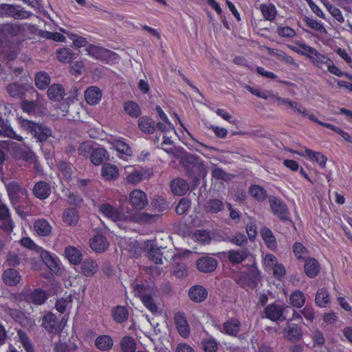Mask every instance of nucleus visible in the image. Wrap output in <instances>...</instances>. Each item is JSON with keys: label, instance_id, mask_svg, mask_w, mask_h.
I'll list each match as a JSON object with an SVG mask.
<instances>
[{"label": "nucleus", "instance_id": "obj_44", "mask_svg": "<svg viewBox=\"0 0 352 352\" xmlns=\"http://www.w3.org/2000/svg\"><path fill=\"white\" fill-rule=\"evenodd\" d=\"M17 335L19 336L20 343L22 344L26 352H34L32 343L27 333L23 330L19 329L17 331Z\"/></svg>", "mask_w": 352, "mask_h": 352}, {"label": "nucleus", "instance_id": "obj_50", "mask_svg": "<svg viewBox=\"0 0 352 352\" xmlns=\"http://www.w3.org/2000/svg\"><path fill=\"white\" fill-rule=\"evenodd\" d=\"M316 303L321 307H325L329 302V295L324 288L319 289L316 294Z\"/></svg>", "mask_w": 352, "mask_h": 352}, {"label": "nucleus", "instance_id": "obj_51", "mask_svg": "<svg viewBox=\"0 0 352 352\" xmlns=\"http://www.w3.org/2000/svg\"><path fill=\"white\" fill-rule=\"evenodd\" d=\"M124 110L127 114L133 118H138L141 114V110L139 105L132 101H128L124 103Z\"/></svg>", "mask_w": 352, "mask_h": 352}, {"label": "nucleus", "instance_id": "obj_4", "mask_svg": "<svg viewBox=\"0 0 352 352\" xmlns=\"http://www.w3.org/2000/svg\"><path fill=\"white\" fill-rule=\"evenodd\" d=\"M134 290L136 294L141 298L142 303L144 306L153 314L157 312L158 308L151 296L153 294L154 289L148 285H136L134 287Z\"/></svg>", "mask_w": 352, "mask_h": 352}, {"label": "nucleus", "instance_id": "obj_23", "mask_svg": "<svg viewBox=\"0 0 352 352\" xmlns=\"http://www.w3.org/2000/svg\"><path fill=\"white\" fill-rule=\"evenodd\" d=\"M3 279L7 285L14 286L20 282L21 276L16 270L10 268L3 272Z\"/></svg>", "mask_w": 352, "mask_h": 352}, {"label": "nucleus", "instance_id": "obj_17", "mask_svg": "<svg viewBox=\"0 0 352 352\" xmlns=\"http://www.w3.org/2000/svg\"><path fill=\"white\" fill-rule=\"evenodd\" d=\"M167 253H169L168 250H165L164 248L162 251V248H155L153 246L150 248L148 252L149 259L156 264H163V258L167 261L168 259Z\"/></svg>", "mask_w": 352, "mask_h": 352}, {"label": "nucleus", "instance_id": "obj_21", "mask_svg": "<svg viewBox=\"0 0 352 352\" xmlns=\"http://www.w3.org/2000/svg\"><path fill=\"white\" fill-rule=\"evenodd\" d=\"M12 222L10 219L9 210L5 205L0 206V228L6 231L12 229Z\"/></svg>", "mask_w": 352, "mask_h": 352}, {"label": "nucleus", "instance_id": "obj_1", "mask_svg": "<svg viewBox=\"0 0 352 352\" xmlns=\"http://www.w3.org/2000/svg\"><path fill=\"white\" fill-rule=\"evenodd\" d=\"M20 125L38 143L47 141L52 135V129L43 123L35 122L28 120H21Z\"/></svg>", "mask_w": 352, "mask_h": 352}, {"label": "nucleus", "instance_id": "obj_29", "mask_svg": "<svg viewBox=\"0 0 352 352\" xmlns=\"http://www.w3.org/2000/svg\"><path fill=\"white\" fill-rule=\"evenodd\" d=\"M102 175L107 180H115L119 176V172L118 168L113 164H105L102 166L101 170Z\"/></svg>", "mask_w": 352, "mask_h": 352}, {"label": "nucleus", "instance_id": "obj_46", "mask_svg": "<svg viewBox=\"0 0 352 352\" xmlns=\"http://www.w3.org/2000/svg\"><path fill=\"white\" fill-rule=\"evenodd\" d=\"M276 101L278 102V104L287 105L288 107L298 111V113L302 115H306L305 108L302 107L298 102H292L288 98H280L279 96L278 98H276Z\"/></svg>", "mask_w": 352, "mask_h": 352}, {"label": "nucleus", "instance_id": "obj_6", "mask_svg": "<svg viewBox=\"0 0 352 352\" xmlns=\"http://www.w3.org/2000/svg\"><path fill=\"white\" fill-rule=\"evenodd\" d=\"M21 32V27L17 24L5 23L0 26V54L6 52V49L1 47V45L7 46L8 43L2 41L3 37L16 36Z\"/></svg>", "mask_w": 352, "mask_h": 352}, {"label": "nucleus", "instance_id": "obj_22", "mask_svg": "<svg viewBox=\"0 0 352 352\" xmlns=\"http://www.w3.org/2000/svg\"><path fill=\"white\" fill-rule=\"evenodd\" d=\"M81 273L86 276H91L97 273L98 266L96 262L91 259H85L80 265Z\"/></svg>", "mask_w": 352, "mask_h": 352}, {"label": "nucleus", "instance_id": "obj_57", "mask_svg": "<svg viewBox=\"0 0 352 352\" xmlns=\"http://www.w3.org/2000/svg\"><path fill=\"white\" fill-rule=\"evenodd\" d=\"M172 274L177 278H183L187 276V270L185 264L175 263L173 266Z\"/></svg>", "mask_w": 352, "mask_h": 352}, {"label": "nucleus", "instance_id": "obj_40", "mask_svg": "<svg viewBox=\"0 0 352 352\" xmlns=\"http://www.w3.org/2000/svg\"><path fill=\"white\" fill-rule=\"evenodd\" d=\"M309 59L314 64H315L317 67H320V69H322L323 65L327 66V65L329 64L330 61L331 60L326 56L321 54L316 49L315 52H313V54H311V56H310Z\"/></svg>", "mask_w": 352, "mask_h": 352}, {"label": "nucleus", "instance_id": "obj_25", "mask_svg": "<svg viewBox=\"0 0 352 352\" xmlns=\"http://www.w3.org/2000/svg\"><path fill=\"white\" fill-rule=\"evenodd\" d=\"M65 94V89L62 85L58 84H54L47 89V96L49 98L54 101L61 100Z\"/></svg>", "mask_w": 352, "mask_h": 352}, {"label": "nucleus", "instance_id": "obj_27", "mask_svg": "<svg viewBox=\"0 0 352 352\" xmlns=\"http://www.w3.org/2000/svg\"><path fill=\"white\" fill-rule=\"evenodd\" d=\"M9 96L12 98H21L26 91L25 85L20 83H10L6 87Z\"/></svg>", "mask_w": 352, "mask_h": 352}, {"label": "nucleus", "instance_id": "obj_28", "mask_svg": "<svg viewBox=\"0 0 352 352\" xmlns=\"http://www.w3.org/2000/svg\"><path fill=\"white\" fill-rule=\"evenodd\" d=\"M34 228L36 233L41 236H46L52 232V227L45 219H38L34 223Z\"/></svg>", "mask_w": 352, "mask_h": 352}, {"label": "nucleus", "instance_id": "obj_11", "mask_svg": "<svg viewBox=\"0 0 352 352\" xmlns=\"http://www.w3.org/2000/svg\"><path fill=\"white\" fill-rule=\"evenodd\" d=\"M130 201L133 208L138 210L143 209L148 204L146 194L140 190H134L130 193Z\"/></svg>", "mask_w": 352, "mask_h": 352}, {"label": "nucleus", "instance_id": "obj_18", "mask_svg": "<svg viewBox=\"0 0 352 352\" xmlns=\"http://www.w3.org/2000/svg\"><path fill=\"white\" fill-rule=\"evenodd\" d=\"M171 191L179 196L185 195L189 190L188 182L182 178H175L170 183Z\"/></svg>", "mask_w": 352, "mask_h": 352}, {"label": "nucleus", "instance_id": "obj_30", "mask_svg": "<svg viewBox=\"0 0 352 352\" xmlns=\"http://www.w3.org/2000/svg\"><path fill=\"white\" fill-rule=\"evenodd\" d=\"M95 344L100 351H109L113 347V341L109 336L102 335L96 338Z\"/></svg>", "mask_w": 352, "mask_h": 352}, {"label": "nucleus", "instance_id": "obj_35", "mask_svg": "<svg viewBox=\"0 0 352 352\" xmlns=\"http://www.w3.org/2000/svg\"><path fill=\"white\" fill-rule=\"evenodd\" d=\"M35 85L39 89H45L48 87L51 79L49 74L45 72H39L36 74L35 76Z\"/></svg>", "mask_w": 352, "mask_h": 352}, {"label": "nucleus", "instance_id": "obj_49", "mask_svg": "<svg viewBox=\"0 0 352 352\" xmlns=\"http://www.w3.org/2000/svg\"><path fill=\"white\" fill-rule=\"evenodd\" d=\"M289 300L292 305L298 308L302 307L305 303L304 294L299 290L292 292L290 295Z\"/></svg>", "mask_w": 352, "mask_h": 352}, {"label": "nucleus", "instance_id": "obj_31", "mask_svg": "<svg viewBox=\"0 0 352 352\" xmlns=\"http://www.w3.org/2000/svg\"><path fill=\"white\" fill-rule=\"evenodd\" d=\"M8 314L16 322L23 327H26L28 324H34L33 320L28 319L22 311L18 309H10L8 311Z\"/></svg>", "mask_w": 352, "mask_h": 352}, {"label": "nucleus", "instance_id": "obj_54", "mask_svg": "<svg viewBox=\"0 0 352 352\" xmlns=\"http://www.w3.org/2000/svg\"><path fill=\"white\" fill-rule=\"evenodd\" d=\"M73 56L70 50L67 48H61L56 51L58 60L63 63H69L73 59Z\"/></svg>", "mask_w": 352, "mask_h": 352}, {"label": "nucleus", "instance_id": "obj_12", "mask_svg": "<svg viewBox=\"0 0 352 352\" xmlns=\"http://www.w3.org/2000/svg\"><path fill=\"white\" fill-rule=\"evenodd\" d=\"M0 131L1 137H7L18 141H23L22 136L18 135L12 129L8 120L0 116Z\"/></svg>", "mask_w": 352, "mask_h": 352}, {"label": "nucleus", "instance_id": "obj_61", "mask_svg": "<svg viewBox=\"0 0 352 352\" xmlns=\"http://www.w3.org/2000/svg\"><path fill=\"white\" fill-rule=\"evenodd\" d=\"M293 252L298 259H305L307 250L300 243L296 242L293 245Z\"/></svg>", "mask_w": 352, "mask_h": 352}, {"label": "nucleus", "instance_id": "obj_7", "mask_svg": "<svg viewBox=\"0 0 352 352\" xmlns=\"http://www.w3.org/2000/svg\"><path fill=\"white\" fill-rule=\"evenodd\" d=\"M42 326L50 333H57L62 330L60 321L52 313H47L43 316Z\"/></svg>", "mask_w": 352, "mask_h": 352}, {"label": "nucleus", "instance_id": "obj_62", "mask_svg": "<svg viewBox=\"0 0 352 352\" xmlns=\"http://www.w3.org/2000/svg\"><path fill=\"white\" fill-rule=\"evenodd\" d=\"M211 175L214 178L222 180H226L229 176V174H228L224 170L217 167L216 165H214L212 167Z\"/></svg>", "mask_w": 352, "mask_h": 352}, {"label": "nucleus", "instance_id": "obj_64", "mask_svg": "<svg viewBox=\"0 0 352 352\" xmlns=\"http://www.w3.org/2000/svg\"><path fill=\"white\" fill-rule=\"evenodd\" d=\"M202 345L205 352H216L218 349L217 343L214 339L204 340Z\"/></svg>", "mask_w": 352, "mask_h": 352}, {"label": "nucleus", "instance_id": "obj_32", "mask_svg": "<svg viewBox=\"0 0 352 352\" xmlns=\"http://www.w3.org/2000/svg\"><path fill=\"white\" fill-rule=\"evenodd\" d=\"M138 126L140 129L144 133L151 134L155 130V123L150 118L143 116L138 120Z\"/></svg>", "mask_w": 352, "mask_h": 352}, {"label": "nucleus", "instance_id": "obj_24", "mask_svg": "<svg viewBox=\"0 0 352 352\" xmlns=\"http://www.w3.org/2000/svg\"><path fill=\"white\" fill-rule=\"evenodd\" d=\"M241 322L239 320L232 318L225 322L223 325V332L232 336H236L240 331Z\"/></svg>", "mask_w": 352, "mask_h": 352}, {"label": "nucleus", "instance_id": "obj_19", "mask_svg": "<svg viewBox=\"0 0 352 352\" xmlns=\"http://www.w3.org/2000/svg\"><path fill=\"white\" fill-rule=\"evenodd\" d=\"M101 97L102 92L97 87L91 86L85 91V100L89 104H97L100 100Z\"/></svg>", "mask_w": 352, "mask_h": 352}, {"label": "nucleus", "instance_id": "obj_60", "mask_svg": "<svg viewBox=\"0 0 352 352\" xmlns=\"http://www.w3.org/2000/svg\"><path fill=\"white\" fill-rule=\"evenodd\" d=\"M190 200L183 198L177 204L175 212L177 214L182 215L184 214L190 208Z\"/></svg>", "mask_w": 352, "mask_h": 352}, {"label": "nucleus", "instance_id": "obj_41", "mask_svg": "<svg viewBox=\"0 0 352 352\" xmlns=\"http://www.w3.org/2000/svg\"><path fill=\"white\" fill-rule=\"evenodd\" d=\"M224 208L222 201L218 199H211L207 201L205 208L207 212L217 213Z\"/></svg>", "mask_w": 352, "mask_h": 352}, {"label": "nucleus", "instance_id": "obj_48", "mask_svg": "<svg viewBox=\"0 0 352 352\" xmlns=\"http://www.w3.org/2000/svg\"><path fill=\"white\" fill-rule=\"evenodd\" d=\"M120 346L122 352H135L136 343L132 337L125 336L120 341Z\"/></svg>", "mask_w": 352, "mask_h": 352}, {"label": "nucleus", "instance_id": "obj_52", "mask_svg": "<svg viewBox=\"0 0 352 352\" xmlns=\"http://www.w3.org/2000/svg\"><path fill=\"white\" fill-rule=\"evenodd\" d=\"M261 10L263 16L265 19L272 21L273 20L276 14V10L274 5L270 4L268 6L261 5Z\"/></svg>", "mask_w": 352, "mask_h": 352}, {"label": "nucleus", "instance_id": "obj_38", "mask_svg": "<svg viewBox=\"0 0 352 352\" xmlns=\"http://www.w3.org/2000/svg\"><path fill=\"white\" fill-rule=\"evenodd\" d=\"M305 272L309 277H315L319 272V265L318 261L314 258H309L306 260L305 264Z\"/></svg>", "mask_w": 352, "mask_h": 352}, {"label": "nucleus", "instance_id": "obj_59", "mask_svg": "<svg viewBox=\"0 0 352 352\" xmlns=\"http://www.w3.org/2000/svg\"><path fill=\"white\" fill-rule=\"evenodd\" d=\"M277 33L280 36L293 38L296 35L295 31L289 26H280L277 28Z\"/></svg>", "mask_w": 352, "mask_h": 352}, {"label": "nucleus", "instance_id": "obj_34", "mask_svg": "<svg viewBox=\"0 0 352 352\" xmlns=\"http://www.w3.org/2000/svg\"><path fill=\"white\" fill-rule=\"evenodd\" d=\"M47 298L46 292L42 289H34L29 296L28 300L34 305H42Z\"/></svg>", "mask_w": 352, "mask_h": 352}, {"label": "nucleus", "instance_id": "obj_53", "mask_svg": "<svg viewBox=\"0 0 352 352\" xmlns=\"http://www.w3.org/2000/svg\"><path fill=\"white\" fill-rule=\"evenodd\" d=\"M303 21L306 23L307 25L309 26L310 28L322 32V33H326L327 30L323 26L322 23H319L316 20H314L313 19H310L308 16H304L303 17Z\"/></svg>", "mask_w": 352, "mask_h": 352}, {"label": "nucleus", "instance_id": "obj_16", "mask_svg": "<svg viewBox=\"0 0 352 352\" xmlns=\"http://www.w3.org/2000/svg\"><path fill=\"white\" fill-rule=\"evenodd\" d=\"M188 296L191 300L195 302H201L208 296L207 290L201 285H194L188 291Z\"/></svg>", "mask_w": 352, "mask_h": 352}, {"label": "nucleus", "instance_id": "obj_36", "mask_svg": "<svg viewBox=\"0 0 352 352\" xmlns=\"http://www.w3.org/2000/svg\"><path fill=\"white\" fill-rule=\"evenodd\" d=\"M126 182L129 184L136 185L143 179V172L142 170H135L132 167L129 168V170H126Z\"/></svg>", "mask_w": 352, "mask_h": 352}, {"label": "nucleus", "instance_id": "obj_37", "mask_svg": "<svg viewBox=\"0 0 352 352\" xmlns=\"http://www.w3.org/2000/svg\"><path fill=\"white\" fill-rule=\"evenodd\" d=\"M65 256L72 264L77 265L82 260V254L80 251L72 246H69L65 251Z\"/></svg>", "mask_w": 352, "mask_h": 352}, {"label": "nucleus", "instance_id": "obj_63", "mask_svg": "<svg viewBox=\"0 0 352 352\" xmlns=\"http://www.w3.org/2000/svg\"><path fill=\"white\" fill-rule=\"evenodd\" d=\"M299 46V50H297V53L303 56L310 58L311 54L315 52V49L305 43H297Z\"/></svg>", "mask_w": 352, "mask_h": 352}, {"label": "nucleus", "instance_id": "obj_5", "mask_svg": "<svg viewBox=\"0 0 352 352\" xmlns=\"http://www.w3.org/2000/svg\"><path fill=\"white\" fill-rule=\"evenodd\" d=\"M268 199L273 213L281 220H289V212L287 205L274 196H270Z\"/></svg>", "mask_w": 352, "mask_h": 352}, {"label": "nucleus", "instance_id": "obj_9", "mask_svg": "<svg viewBox=\"0 0 352 352\" xmlns=\"http://www.w3.org/2000/svg\"><path fill=\"white\" fill-rule=\"evenodd\" d=\"M197 269L204 273H210L215 270L217 267V261L211 256H205L197 261Z\"/></svg>", "mask_w": 352, "mask_h": 352}, {"label": "nucleus", "instance_id": "obj_20", "mask_svg": "<svg viewBox=\"0 0 352 352\" xmlns=\"http://www.w3.org/2000/svg\"><path fill=\"white\" fill-rule=\"evenodd\" d=\"M108 159L109 155L104 148L98 147L93 149L91 153L90 160L95 166L102 164L104 161L107 160Z\"/></svg>", "mask_w": 352, "mask_h": 352}, {"label": "nucleus", "instance_id": "obj_10", "mask_svg": "<svg viewBox=\"0 0 352 352\" xmlns=\"http://www.w3.org/2000/svg\"><path fill=\"white\" fill-rule=\"evenodd\" d=\"M285 336L292 342L298 341L302 335L301 327L291 322H287L283 329Z\"/></svg>", "mask_w": 352, "mask_h": 352}, {"label": "nucleus", "instance_id": "obj_3", "mask_svg": "<svg viewBox=\"0 0 352 352\" xmlns=\"http://www.w3.org/2000/svg\"><path fill=\"white\" fill-rule=\"evenodd\" d=\"M32 12L24 10L19 5L1 3L0 4V16H7L16 20H22L30 18Z\"/></svg>", "mask_w": 352, "mask_h": 352}, {"label": "nucleus", "instance_id": "obj_26", "mask_svg": "<svg viewBox=\"0 0 352 352\" xmlns=\"http://www.w3.org/2000/svg\"><path fill=\"white\" fill-rule=\"evenodd\" d=\"M111 315L117 323H122L129 318V311L124 306L118 305L111 310Z\"/></svg>", "mask_w": 352, "mask_h": 352}, {"label": "nucleus", "instance_id": "obj_14", "mask_svg": "<svg viewBox=\"0 0 352 352\" xmlns=\"http://www.w3.org/2000/svg\"><path fill=\"white\" fill-rule=\"evenodd\" d=\"M250 252L246 248L239 250H231L228 252V259L232 265L241 263L247 258Z\"/></svg>", "mask_w": 352, "mask_h": 352}, {"label": "nucleus", "instance_id": "obj_58", "mask_svg": "<svg viewBox=\"0 0 352 352\" xmlns=\"http://www.w3.org/2000/svg\"><path fill=\"white\" fill-rule=\"evenodd\" d=\"M114 146L120 154H124L126 156H131L132 155V151L130 146L122 141H117Z\"/></svg>", "mask_w": 352, "mask_h": 352}, {"label": "nucleus", "instance_id": "obj_39", "mask_svg": "<svg viewBox=\"0 0 352 352\" xmlns=\"http://www.w3.org/2000/svg\"><path fill=\"white\" fill-rule=\"evenodd\" d=\"M78 219V211L74 208H68L63 212V220L69 226H75Z\"/></svg>", "mask_w": 352, "mask_h": 352}, {"label": "nucleus", "instance_id": "obj_15", "mask_svg": "<svg viewBox=\"0 0 352 352\" xmlns=\"http://www.w3.org/2000/svg\"><path fill=\"white\" fill-rule=\"evenodd\" d=\"M90 248L96 252H104L109 247V241L107 239L100 234L96 235L90 239Z\"/></svg>", "mask_w": 352, "mask_h": 352}, {"label": "nucleus", "instance_id": "obj_43", "mask_svg": "<svg viewBox=\"0 0 352 352\" xmlns=\"http://www.w3.org/2000/svg\"><path fill=\"white\" fill-rule=\"evenodd\" d=\"M250 194L258 201H264L267 197V191L261 186L252 185L249 188Z\"/></svg>", "mask_w": 352, "mask_h": 352}, {"label": "nucleus", "instance_id": "obj_2", "mask_svg": "<svg viewBox=\"0 0 352 352\" xmlns=\"http://www.w3.org/2000/svg\"><path fill=\"white\" fill-rule=\"evenodd\" d=\"M98 211L108 219L117 223L119 226L120 222L131 221L133 219L129 211H127V214H124L122 211V208H118L109 204L100 205L98 206Z\"/></svg>", "mask_w": 352, "mask_h": 352}, {"label": "nucleus", "instance_id": "obj_8", "mask_svg": "<svg viewBox=\"0 0 352 352\" xmlns=\"http://www.w3.org/2000/svg\"><path fill=\"white\" fill-rule=\"evenodd\" d=\"M285 307L283 305L270 304L265 308L266 318L272 321H283L286 320L284 316Z\"/></svg>", "mask_w": 352, "mask_h": 352}, {"label": "nucleus", "instance_id": "obj_55", "mask_svg": "<svg viewBox=\"0 0 352 352\" xmlns=\"http://www.w3.org/2000/svg\"><path fill=\"white\" fill-rule=\"evenodd\" d=\"M151 205L153 208H155L158 212H163L167 210L169 208L168 204L165 201V199L162 197H158L155 199Z\"/></svg>", "mask_w": 352, "mask_h": 352}, {"label": "nucleus", "instance_id": "obj_45", "mask_svg": "<svg viewBox=\"0 0 352 352\" xmlns=\"http://www.w3.org/2000/svg\"><path fill=\"white\" fill-rule=\"evenodd\" d=\"M306 155L313 161H316L322 168L325 167L327 158L320 152H316L311 149H305Z\"/></svg>", "mask_w": 352, "mask_h": 352}, {"label": "nucleus", "instance_id": "obj_47", "mask_svg": "<svg viewBox=\"0 0 352 352\" xmlns=\"http://www.w3.org/2000/svg\"><path fill=\"white\" fill-rule=\"evenodd\" d=\"M41 258L45 265L52 271L58 270V263L54 258H53L48 252L42 250L41 252Z\"/></svg>", "mask_w": 352, "mask_h": 352}, {"label": "nucleus", "instance_id": "obj_13", "mask_svg": "<svg viewBox=\"0 0 352 352\" xmlns=\"http://www.w3.org/2000/svg\"><path fill=\"white\" fill-rule=\"evenodd\" d=\"M32 192L36 198L43 200L50 195L52 189L49 184L44 181H40L34 184Z\"/></svg>", "mask_w": 352, "mask_h": 352}, {"label": "nucleus", "instance_id": "obj_33", "mask_svg": "<svg viewBox=\"0 0 352 352\" xmlns=\"http://www.w3.org/2000/svg\"><path fill=\"white\" fill-rule=\"evenodd\" d=\"M87 50L89 54L96 59L109 58L110 54L112 53L110 50L95 45H91Z\"/></svg>", "mask_w": 352, "mask_h": 352}, {"label": "nucleus", "instance_id": "obj_42", "mask_svg": "<svg viewBox=\"0 0 352 352\" xmlns=\"http://www.w3.org/2000/svg\"><path fill=\"white\" fill-rule=\"evenodd\" d=\"M261 234L263 241L268 248H274L276 247V239L270 229L264 227L262 228Z\"/></svg>", "mask_w": 352, "mask_h": 352}, {"label": "nucleus", "instance_id": "obj_56", "mask_svg": "<svg viewBox=\"0 0 352 352\" xmlns=\"http://www.w3.org/2000/svg\"><path fill=\"white\" fill-rule=\"evenodd\" d=\"M194 238L196 241H200L202 243H208L210 240V233L204 230H198L194 234Z\"/></svg>", "mask_w": 352, "mask_h": 352}]
</instances>
